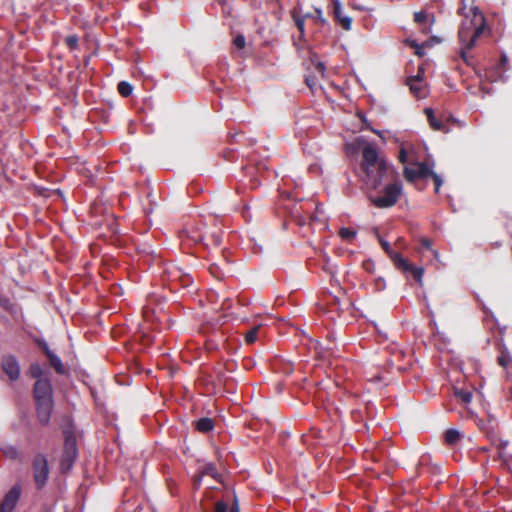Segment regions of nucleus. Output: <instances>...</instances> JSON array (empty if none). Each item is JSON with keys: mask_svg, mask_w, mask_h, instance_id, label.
Here are the masks:
<instances>
[{"mask_svg": "<svg viewBox=\"0 0 512 512\" xmlns=\"http://www.w3.org/2000/svg\"><path fill=\"white\" fill-rule=\"evenodd\" d=\"M6 457L11 459H17L19 457V451L15 447H8L4 451Z\"/></svg>", "mask_w": 512, "mask_h": 512, "instance_id": "37", "label": "nucleus"}, {"mask_svg": "<svg viewBox=\"0 0 512 512\" xmlns=\"http://www.w3.org/2000/svg\"><path fill=\"white\" fill-rule=\"evenodd\" d=\"M398 159L403 164L407 161V152L404 148L400 149Z\"/></svg>", "mask_w": 512, "mask_h": 512, "instance_id": "41", "label": "nucleus"}, {"mask_svg": "<svg viewBox=\"0 0 512 512\" xmlns=\"http://www.w3.org/2000/svg\"><path fill=\"white\" fill-rule=\"evenodd\" d=\"M316 70H317V71H318L322 76H324V73H325V65H324V63H322V62H318V63L316 64Z\"/></svg>", "mask_w": 512, "mask_h": 512, "instance_id": "43", "label": "nucleus"}, {"mask_svg": "<svg viewBox=\"0 0 512 512\" xmlns=\"http://www.w3.org/2000/svg\"><path fill=\"white\" fill-rule=\"evenodd\" d=\"M205 224L202 221L187 224L179 234L182 244L191 246L201 243L204 237Z\"/></svg>", "mask_w": 512, "mask_h": 512, "instance_id": "5", "label": "nucleus"}, {"mask_svg": "<svg viewBox=\"0 0 512 512\" xmlns=\"http://www.w3.org/2000/svg\"><path fill=\"white\" fill-rule=\"evenodd\" d=\"M424 112L427 116L429 125L433 130L442 131L444 133H447L449 131L446 124L435 117L434 112L431 108H425Z\"/></svg>", "mask_w": 512, "mask_h": 512, "instance_id": "14", "label": "nucleus"}, {"mask_svg": "<svg viewBox=\"0 0 512 512\" xmlns=\"http://www.w3.org/2000/svg\"><path fill=\"white\" fill-rule=\"evenodd\" d=\"M463 438V434L457 429H447L444 433V442L449 446L457 445Z\"/></svg>", "mask_w": 512, "mask_h": 512, "instance_id": "16", "label": "nucleus"}, {"mask_svg": "<svg viewBox=\"0 0 512 512\" xmlns=\"http://www.w3.org/2000/svg\"><path fill=\"white\" fill-rule=\"evenodd\" d=\"M43 369L40 364L32 363L29 367V374L32 378L37 380H43L41 377L43 376Z\"/></svg>", "mask_w": 512, "mask_h": 512, "instance_id": "25", "label": "nucleus"}, {"mask_svg": "<svg viewBox=\"0 0 512 512\" xmlns=\"http://www.w3.org/2000/svg\"><path fill=\"white\" fill-rule=\"evenodd\" d=\"M37 418L43 425H47L51 418L54 402L52 401H35Z\"/></svg>", "mask_w": 512, "mask_h": 512, "instance_id": "12", "label": "nucleus"}, {"mask_svg": "<svg viewBox=\"0 0 512 512\" xmlns=\"http://www.w3.org/2000/svg\"><path fill=\"white\" fill-rule=\"evenodd\" d=\"M485 26L484 16L474 8V18L461 25L458 31V37L463 47L460 51V56L467 65H471V57L467 55L466 50L472 49L477 39L482 35Z\"/></svg>", "mask_w": 512, "mask_h": 512, "instance_id": "2", "label": "nucleus"}, {"mask_svg": "<svg viewBox=\"0 0 512 512\" xmlns=\"http://www.w3.org/2000/svg\"><path fill=\"white\" fill-rule=\"evenodd\" d=\"M416 166H417L418 176L420 178L430 177V175L433 172L431 167L425 162H418V163H416Z\"/></svg>", "mask_w": 512, "mask_h": 512, "instance_id": "23", "label": "nucleus"}, {"mask_svg": "<svg viewBox=\"0 0 512 512\" xmlns=\"http://www.w3.org/2000/svg\"><path fill=\"white\" fill-rule=\"evenodd\" d=\"M427 20V14L424 11L414 13V21L418 24H423Z\"/></svg>", "mask_w": 512, "mask_h": 512, "instance_id": "39", "label": "nucleus"}, {"mask_svg": "<svg viewBox=\"0 0 512 512\" xmlns=\"http://www.w3.org/2000/svg\"><path fill=\"white\" fill-rule=\"evenodd\" d=\"M415 54L418 55V56H423L424 55V51H423V48L422 49H418L416 48L415 49Z\"/></svg>", "mask_w": 512, "mask_h": 512, "instance_id": "45", "label": "nucleus"}, {"mask_svg": "<svg viewBox=\"0 0 512 512\" xmlns=\"http://www.w3.org/2000/svg\"><path fill=\"white\" fill-rule=\"evenodd\" d=\"M379 243L382 247V249L389 255L393 250L391 248V245L389 244L388 241L382 239L381 237H379Z\"/></svg>", "mask_w": 512, "mask_h": 512, "instance_id": "40", "label": "nucleus"}, {"mask_svg": "<svg viewBox=\"0 0 512 512\" xmlns=\"http://www.w3.org/2000/svg\"><path fill=\"white\" fill-rule=\"evenodd\" d=\"M497 362L500 366L507 368L511 362V358L508 353L501 352V354L497 357Z\"/></svg>", "mask_w": 512, "mask_h": 512, "instance_id": "31", "label": "nucleus"}, {"mask_svg": "<svg viewBox=\"0 0 512 512\" xmlns=\"http://www.w3.org/2000/svg\"><path fill=\"white\" fill-rule=\"evenodd\" d=\"M410 46H411L412 48H415V49H416V48H418V49H422V48H424V44H421V45H420V44H418L415 40L410 41Z\"/></svg>", "mask_w": 512, "mask_h": 512, "instance_id": "44", "label": "nucleus"}, {"mask_svg": "<svg viewBox=\"0 0 512 512\" xmlns=\"http://www.w3.org/2000/svg\"><path fill=\"white\" fill-rule=\"evenodd\" d=\"M204 476H210L214 479H218L219 474H218L216 466L213 463H207L204 465V467L200 471L199 475L195 477V484L200 485L201 479Z\"/></svg>", "mask_w": 512, "mask_h": 512, "instance_id": "15", "label": "nucleus"}, {"mask_svg": "<svg viewBox=\"0 0 512 512\" xmlns=\"http://www.w3.org/2000/svg\"><path fill=\"white\" fill-rule=\"evenodd\" d=\"M403 173H404L405 179L408 182H414L416 179L420 178L418 176L417 168L414 169V168H410V167H405Z\"/></svg>", "mask_w": 512, "mask_h": 512, "instance_id": "26", "label": "nucleus"}, {"mask_svg": "<svg viewBox=\"0 0 512 512\" xmlns=\"http://www.w3.org/2000/svg\"><path fill=\"white\" fill-rule=\"evenodd\" d=\"M402 272L409 273L416 281H421L424 270L423 268L416 267L408 262V268H403Z\"/></svg>", "mask_w": 512, "mask_h": 512, "instance_id": "22", "label": "nucleus"}, {"mask_svg": "<svg viewBox=\"0 0 512 512\" xmlns=\"http://www.w3.org/2000/svg\"><path fill=\"white\" fill-rule=\"evenodd\" d=\"M35 401H52L53 389L49 379L37 380L33 388Z\"/></svg>", "mask_w": 512, "mask_h": 512, "instance_id": "9", "label": "nucleus"}, {"mask_svg": "<svg viewBox=\"0 0 512 512\" xmlns=\"http://www.w3.org/2000/svg\"><path fill=\"white\" fill-rule=\"evenodd\" d=\"M502 61H503V62H506V61H507L506 56H503V57H502Z\"/></svg>", "mask_w": 512, "mask_h": 512, "instance_id": "48", "label": "nucleus"}, {"mask_svg": "<svg viewBox=\"0 0 512 512\" xmlns=\"http://www.w3.org/2000/svg\"><path fill=\"white\" fill-rule=\"evenodd\" d=\"M360 168L363 173L362 180L372 190H377L384 181L394 179L397 175L394 167L381 157L376 147L371 144L362 149Z\"/></svg>", "mask_w": 512, "mask_h": 512, "instance_id": "1", "label": "nucleus"}, {"mask_svg": "<svg viewBox=\"0 0 512 512\" xmlns=\"http://www.w3.org/2000/svg\"><path fill=\"white\" fill-rule=\"evenodd\" d=\"M36 344L38 347L43 351V353L48 356V354L52 353V351L49 349V346L45 340L42 339H36Z\"/></svg>", "mask_w": 512, "mask_h": 512, "instance_id": "35", "label": "nucleus"}, {"mask_svg": "<svg viewBox=\"0 0 512 512\" xmlns=\"http://www.w3.org/2000/svg\"><path fill=\"white\" fill-rule=\"evenodd\" d=\"M430 177L432 178L434 184H435V192L438 193L439 190H440V187L442 185V179L441 177L435 173L434 171L432 172V174L430 175Z\"/></svg>", "mask_w": 512, "mask_h": 512, "instance_id": "38", "label": "nucleus"}, {"mask_svg": "<svg viewBox=\"0 0 512 512\" xmlns=\"http://www.w3.org/2000/svg\"><path fill=\"white\" fill-rule=\"evenodd\" d=\"M420 244H421V247L423 249H426V250H430L432 251V253L434 254V256L437 258L438 257V252L436 250H433L432 249V241L429 239V238H425V237H422L420 238L419 240Z\"/></svg>", "mask_w": 512, "mask_h": 512, "instance_id": "30", "label": "nucleus"}, {"mask_svg": "<svg viewBox=\"0 0 512 512\" xmlns=\"http://www.w3.org/2000/svg\"><path fill=\"white\" fill-rule=\"evenodd\" d=\"M78 36L73 34L69 35L65 38V44L70 50H75L78 48Z\"/></svg>", "mask_w": 512, "mask_h": 512, "instance_id": "28", "label": "nucleus"}, {"mask_svg": "<svg viewBox=\"0 0 512 512\" xmlns=\"http://www.w3.org/2000/svg\"><path fill=\"white\" fill-rule=\"evenodd\" d=\"M213 510L214 512H227L228 503L223 500H218L215 502Z\"/></svg>", "mask_w": 512, "mask_h": 512, "instance_id": "34", "label": "nucleus"}, {"mask_svg": "<svg viewBox=\"0 0 512 512\" xmlns=\"http://www.w3.org/2000/svg\"><path fill=\"white\" fill-rule=\"evenodd\" d=\"M505 445H506V444H505V443H503V442H501V441H500V443L498 444V446H499V447H504Z\"/></svg>", "mask_w": 512, "mask_h": 512, "instance_id": "47", "label": "nucleus"}, {"mask_svg": "<svg viewBox=\"0 0 512 512\" xmlns=\"http://www.w3.org/2000/svg\"><path fill=\"white\" fill-rule=\"evenodd\" d=\"M293 18L295 20V25L297 29L299 30L301 36L304 35L305 32V19L304 17L293 15Z\"/></svg>", "mask_w": 512, "mask_h": 512, "instance_id": "32", "label": "nucleus"}, {"mask_svg": "<svg viewBox=\"0 0 512 512\" xmlns=\"http://www.w3.org/2000/svg\"><path fill=\"white\" fill-rule=\"evenodd\" d=\"M233 43L236 48L243 49L246 45L245 37L242 34H239L234 38Z\"/></svg>", "mask_w": 512, "mask_h": 512, "instance_id": "36", "label": "nucleus"}, {"mask_svg": "<svg viewBox=\"0 0 512 512\" xmlns=\"http://www.w3.org/2000/svg\"><path fill=\"white\" fill-rule=\"evenodd\" d=\"M165 273L169 282L179 283L181 287H189L193 283V277L174 264L168 265Z\"/></svg>", "mask_w": 512, "mask_h": 512, "instance_id": "7", "label": "nucleus"}, {"mask_svg": "<svg viewBox=\"0 0 512 512\" xmlns=\"http://www.w3.org/2000/svg\"><path fill=\"white\" fill-rule=\"evenodd\" d=\"M456 396L460 398L464 403H469L472 399L471 392L465 390H457Z\"/></svg>", "mask_w": 512, "mask_h": 512, "instance_id": "33", "label": "nucleus"}, {"mask_svg": "<svg viewBox=\"0 0 512 512\" xmlns=\"http://www.w3.org/2000/svg\"><path fill=\"white\" fill-rule=\"evenodd\" d=\"M46 357L48 358L50 365L55 369L57 374L63 375L66 373L65 366L63 365L61 359L54 352L48 354Z\"/></svg>", "mask_w": 512, "mask_h": 512, "instance_id": "20", "label": "nucleus"}, {"mask_svg": "<svg viewBox=\"0 0 512 512\" xmlns=\"http://www.w3.org/2000/svg\"><path fill=\"white\" fill-rule=\"evenodd\" d=\"M20 494L21 487L19 485L13 486L2 500L0 504V512H11L17 504Z\"/></svg>", "mask_w": 512, "mask_h": 512, "instance_id": "11", "label": "nucleus"}, {"mask_svg": "<svg viewBox=\"0 0 512 512\" xmlns=\"http://www.w3.org/2000/svg\"><path fill=\"white\" fill-rule=\"evenodd\" d=\"M33 477L38 489H42L49 476V464L46 456L42 453L35 455L32 463Z\"/></svg>", "mask_w": 512, "mask_h": 512, "instance_id": "6", "label": "nucleus"}, {"mask_svg": "<svg viewBox=\"0 0 512 512\" xmlns=\"http://www.w3.org/2000/svg\"><path fill=\"white\" fill-rule=\"evenodd\" d=\"M209 272L215 279L221 280L224 277L223 271L216 264H211L209 266Z\"/></svg>", "mask_w": 512, "mask_h": 512, "instance_id": "29", "label": "nucleus"}, {"mask_svg": "<svg viewBox=\"0 0 512 512\" xmlns=\"http://www.w3.org/2000/svg\"><path fill=\"white\" fill-rule=\"evenodd\" d=\"M64 447L60 460V469L62 473L70 471L78 457V448L76 436L73 431L65 429L63 431Z\"/></svg>", "mask_w": 512, "mask_h": 512, "instance_id": "4", "label": "nucleus"}, {"mask_svg": "<svg viewBox=\"0 0 512 512\" xmlns=\"http://www.w3.org/2000/svg\"><path fill=\"white\" fill-rule=\"evenodd\" d=\"M1 367L11 381H16L20 377V366L15 356L5 355L1 360Z\"/></svg>", "mask_w": 512, "mask_h": 512, "instance_id": "10", "label": "nucleus"}, {"mask_svg": "<svg viewBox=\"0 0 512 512\" xmlns=\"http://www.w3.org/2000/svg\"><path fill=\"white\" fill-rule=\"evenodd\" d=\"M333 13H334L335 19L342 26L343 29H345L347 31L351 29L352 18L347 15H343L340 3L337 1H334Z\"/></svg>", "mask_w": 512, "mask_h": 512, "instance_id": "13", "label": "nucleus"}, {"mask_svg": "<svg viewBox=\"0 0 512 512\" xmlns=\"http://www.w3.org/2000/svg\"><path fill=\"white\" fill-rule=\"evenodd\" d=\"M229 512H240L239 504H238L236 497H234V502H233L232 506L230 507Z\"/></svg>", "mask_w": 512, "mask_h": 512, "instance_id": "42", "label": "nucleus"}, {"mask_svg": "<svg viewBox=\"0 0 512 512\" xmlns=\"http://www.w3.org/2000/svg\"><path fill=\"white\" fill-rule=\"evenodd\" d=\"M222 235L223 231L218 224L213 223L209 227L205 224L204 237L201 240V244L206 247H219L222 243Z\"/></svg>", "mask_w": 512, "mask_h": 512, "instance_id": "8", "label": "nucleus"}, {"mask_svg": "<svg viewBox=\"0 0 512 512\" xmlns=\"http://www.w3.org/2000/svg\"><path fill=\"white\" fill-rule=\"evenodd\" d=\"M339 236L343 239V240H348V241H351L355 238L356 236V231L350 229V228H346V227H343L340 229L339 231Z\"/></svg>", "mask_w": 512, "mask_h": 512, "instance_id": "27", "label": "nucleus"}, {"mask_svg": "<svg viewBox=\"0 0 512 512\" xmlns=\"http://www.w3.org/2000/svg\"><path fill=\"white\" fill-rule=\"evenodd\" d=\"M388 256L397 269L402 271L403 268H408V261L399 252L393 250Z\"/></svg>", "mask_w": 512, "mask_h": 512, "instance_id": "21", "label": "nucleus"}, {"mask_svg": "<svg viewBox=\"0 0 512 512\" xmlns=\"http://www.w3.org/2000/svg\"><path fill=\"white\" fill-rule=\"evenodd\" d=\"M204 512H210V511H208V510L205 508V509H204Z\"/></svg>", "mask_w": 512, "mask_h": 512, "instance_id": "50", "label": "nucleus"}, {"mask_svg": "<svg viewBox=\"0 0 512 512\" xmlns=\"http://www.w3.org/2000/svg\"><path fill=\"white\" fill-rule=\"evenodd\" d=\"M262 329V324H257V325H254L253 327H251L250 329H248L246 332L243 333V336H244V340L246 342V344H254L257 339H258V335L260 333Z\"/></svg>", "mask_w": 512, "mask_h": 512, "instance_id": "18", "label": "nucleus"}, {"mask_svg": "<svg viewBox=\"0 0 512 512\" xmlns=\"http://www.w3.org/2000/svg\"><path fill=\"white\" fill-rule=\"evenodd\" d=\"M396 176H398V174ZM388 180L391 182L383 187L379 195L369 197L371 203L376 208L386 209L393 207L402 194L403 187L401 181H399L397 177Z\"/></svg>", "mask_w": 512, "mask_h": 512, "instance_id": "3", "label": "nucleus"}, {"mask_svg": "<svg viewBox=\"0 0 512 512\" xmlns=\"http://www.w3.org/2000/svg\"><path fill=\"white\" fill-rule=\"evenodd\" d=\"M195 428L201 433H208L214 428V421L211 418L203 417L196 421Z\"/></svg>", "mask_w": 512, "mask_h": 512, "instance_id": "19", "label": "nucleus"}, {"mask_svg": "<svg viewBox=\"0 0 512 512\" xmlns=\"http://www.w3.org/2000/svg\"><path fill=\"white\" fill-rule=\"evenodd\" d=\"M407 85L409 86L411 92L417 97H422V77L420 74L416 76H411L407 79Z\"/></svg>", "mask_w": 512, "mask_h": 512, "instance_id": "17", "label": "nucleus"}, {"mask_svg": "<svg viewBox=\"0 0 512 512\" xmlns=\"http://www.w3.org/2000/svg\"><path fill=\"white\" fill-rule=\"evenodd\" d=\"M222 6L225 5V1H219Z\"/></svg>", "mask_w": 512, "mask_h": 512, "instance_id": "49", "label": "nucleus"}, {"mask_svg": "<svg viewBox=\"0 0 512 512\" xmlns=\"http://www.w3.org/2000/svg\"><path fill=\"white\" fill-rule=\"evenodd\" d=\"M372 265H373V264H372V262H369V261H368V262L364 263V268H365L367 271H370V266H372Z\"/></svg>", "mask_w": 512, "mask_h": 512, "instance_id": "46", "label": "nucleus"}, {"mask_svg": "<svg viewBox=\"0 0 512 512\" xmlns=\"http://www.w3.org/2000/svg\"><path fill=\"white\" fill-rule=\"evenodd\" d=\"M117 90L121 96L129 97L133 92V87L130 83L121 81L118 83Z\"/></svg>", "mask_w": 512, "mask_h": 512, "instance_id": "24", "label": "nucleus"}]
</instances>
